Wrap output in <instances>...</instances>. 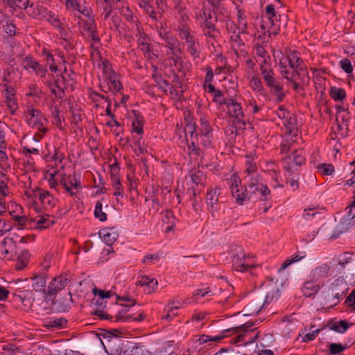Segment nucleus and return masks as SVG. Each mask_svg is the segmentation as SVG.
Instances as JSON below:
<instances>
[{
  "mask_svg": "<svg viewBox=\"0 0 355 355\" xmlns=\"http://www.w3.org/2000/svg\"><path fill=\"white\" fill-rule=\"evenodd\" d=\"M175 218L173 213L171 210H166L163 221L169 225L167 227L168 231L171 230L175 226Z\"/></svg>",
  "mask_w": 355,
  "mask_h": 355,
  "instance_id": "nucleus-63",
  "label": "nucleus"
},
{
  "mask_svg": "<svg viewBox=\"0 0 355 355\" xmlns=\"http://www.w3.org/2000/svg\"><path fill=\"white\" fill-rule=\"evenodd\" d=\"M257 157L255 154L250 153L245 156V169L244 173L245 174V178L249 177L250 175H259L257 173V165L255 162Z\"/></svg>",
  "mask_w": 355,
  "mask_h": 355,
  "instance_id": "nucleus-30",
  "label": "nucleus"
},
{
  "mask_svg": "<svg viewBox=\"0 0 355 355\" xmlns=\"http://www.w3.org/2000/svg\"><path fill=\"white\" fill-rule=\"evenodd\" d=\"M329 271L330 267L327 264H323L312 270L310 275V278L317 282H320V280L328 276Z\"/></svg>",
  "mask_w": 355,
  "mask_h": 355,
  "instance_id": "nucleus-37",
  "label": "nucleus"
},
{
  "mask_svg": "<svg viewBox=\"0 0 355 355\" xmlns=\"http://www.w3.org/2000/svg\"><path fill=\"white\" fill-rule=\"evenodd\" d=\"M32 279L33 281V288L34 291L37 292L43 291L44 293V291H46L45 289L46 281L44 275H35Z\"/></svg>",
  "mask_w": 355,
  "mask_h": 355,
  "instance_id": "nucleus-42",
  "label": "nucleus"
},
{
  "mask_svg": "<svg viewBox=\"0 0 355 355\" xmlns=\"http://www.w3.org/2000/svg\"><path fill=\"white\" fill-rule=\"evenodd\" d=\"M220 105H225L228 114L231 118L234 119V123L236 126L241 128L245 126V123L244 121L245 115L242 110L241 106L234 99L228 98L223 99V101H220Z\"/></svg>",
  "mask_w": 355,
  "mask_h": 355,
  "instance_id": "nucleus-12",
  "label": "nucleus"
},
{
  "mask_svg": "<svg viewBox=\"0 0 355 355\" xmlns=\"http://www.w3.org/2000/svg\"><path fill=\"white\" fill-rule=\"evenodd\" d=\"M123 355H150L144 346L136 345L124 352Z\"/></svg>",
  "mask_w": 355,
  "mask_h": 355,
  "instance_id": "nucleus-49",
  "label": "nucleus"
},
{
  "mask_svg": "<svg viewBox=\"0 0 355 355\" xmlns=\"http://www.w3.org/2000/svg\"><path fill=\"white\" fill-rule=\"evenodd\" d=\"M234 252L232 261V266L235 270L243 272L254 267V265L250 262V259L246 257L244 250L241 246L236 247Z\"/></svg>",
  "mask_w": 355,
  "mask_h": 355,
  "instance_id": "nucleus-15",
  "label": "nucleus"
},
{
  "mask_svg": "<svg viewBox=\"0 0 355 355\" xmlns=\"http://www.w3.org/2000/svg\"><path fill=\"white\" fill-rule=\"evenodd\" d=\"M51 112L52 123L58 127H61L62 120L60 116V110L57 105H51L50 106Z\"/></svg>",
  "mask_w": 355,
  "mask_h": 355,
  "instance_id": "nucleus-51",
  "label": "nucleus"
},
{
  "mask_svg": "<svg viewBox=\"0 0 355 355\" xmlns=\"http://www.w3.org/2000/svg\"><path fill=\"white\" fill-rule=\"evenodd\" d=\"M219 195L220 189L218 188L211 189L207 193L206 201L207 205L210 207V211L213 216H214V212L218 210L217 205Z\"/></svg>",
  "mask_w": 355,
  "mask_h": 355,
  "instance_id": "nucleus-28",
  "label": "nucleus"
},
{
  "mask_svg": "<svg viewBox=\"0 0 355 355\" xmlns=\"http://www.w3.org/2000/svg\"><path fill=\"white\" fill-rule=\"evenodd\" d=\"M286 164L284 168L288 172L293 171V164H295L297 166H302L305 163V155L302 150H295L293 155L287 157L284 159Z\"/></svg>",
  "mask_w": 355,
  "mask_h": 355,
  "instance_id": "nucleus-24",
  "label": "nucleus"
},
{
  "mask_svg": "<svg viewBox=\"0 0 355 355\" xmlns=\"http://www.w3.org/2000/svg\"><path fill=\"white\" fill-rule=\"evenodd\" d=\"M43 19H46L55 28H60L61 26V22L58 17L52 11H49L47 8L46 13L43 16Z\"/></svg>",
  "mask_w": 355,
  "mask_h": 355,
  "instance_id": "nucleus-50",
  "label": "nucleus"
},
{
  "mask_svg": "<svg viewBox=\"0 0 355 355\" xmlns=\"http://www.w3.org/2000/svg\"><path fill=\"white\" fill-rule=\"evenodd\" d=\"M0 28L9 37H14L16 35V26L13 23V19L7 14L0 15Z\"/></svg>",
  "mask_w": 355,
  "mask_h": 355,
  "instance_id": "nucleus-26",
  "label": "nucleus"
},
{
  "mask_svg": "<svg viewBox=\"0 0 355 355\" xmlns=\"http://www.w3.org/2000/svg\"><path fill=\"white\" fill-rule=\"evenodd\" d=\"M136 2L139 7L141 8L144 13L148 15L152 20L155 21H161L163 17V9L155 11L149 0H137Z\"/></svg>",
  "mask_w": 355,
  "mask_h": 355,
  "instance_id": "nucleus-23",
  "label": "nucleus"
},
{
  "mask_svg": "<svg viewBox=\"0 0 355 355\" xmlns=\"http://www.w3.org/2000/svg\"><path fill=\"white\" fill-rule=\"evenodd\" d=\"M297 120L292 114L284 119V124L287 129V133L293 137L297 135Z\"/></svg>",
  "mask_w": 355,
  "mask_h": 355,
  "instance_id": "nucleus-38",
  "label": "nucleus"
},
{
  "mask_svg": "<svg viewBox=\"0 0 355 355\" xmlns=\"http://www.w3.org/2000/svg\"><path fill=\"white\" fill-rule=\"evenodd\" d=\"M187 50L189 53L192 56L193 58H198L200 55V51L198 50L199 43L196 41L193 38L186 42Z\"/></svg>",
  "mask_w": 355,
  "mask_h": 355,
  "instance_id": "nucleus-46",
  "label": "nucleus"
},
{
  "mask_svg": "<svg viewBox=\"0 0 355 355\" xmlns=\"http://www.w3.org/2000/svg\"><path fill=\"white\" fill-rule=\"evenodd\" d=\"M262 21L260 28L263 31L259 37L265 40L266 36L270 37L271 35H277L280 30V15L277 14L272 4L267 5L265 12L262 15Z\"/></svg>",
  "mask_w": 355,
  "mask_h": 355,
  "instance_id": "nucleus-1",
  "label": "nucleus"
},
{
  "mask_svg": "<svg viewBox=\"0 0 355 355\" xmlns=\"http://www.w3.org/2000/svg\"><path fill=\"white\" fill-rule=\"evenodd\" d=\"M317 168L318 171L324 175H331L334 172V167L331 164H320Z\"/></svg>",
  "mask_w": 355,
  "mask_h": 355,
  "instance_id": "nucleus-64",
  "label": "nucleus"
},
{
  "mask_svg": "<svg viewBox=\"0 0 355 355\" xmlns=\"http://www.w3.org/2000/svg\"><path fill=\"white\" fill-rule=\"evenodd\" d=\"M260 71L270 92L276 96V101L277 103L282 102L286 96L283 86L275 78L273 69L266 60H263L260 65Z\"/></svg>",
  "mask_w": 355,
  "mask_h": 355,
  "instance_id": "nucleus-2",
  "label": "nucleus"
},
{
  "mask_svg": "<svg viewBox=\"0 0 355 355\" xmlns=\"http://www.w3.org/2000/svg\"><path fill=\"white\" fill-rule=\"evenodd\" d=\"M28 256V252L24 251L21 252V254L18 257L17 262L15 266L17 270H23L27 266Z\"/></svg>",
  "mask_w": 355,
  "mask_h": 355,
  "instance_id": "nucleus-56",
  "label": "nucleus"
},
{
  "mask_svg": "<svg viewBox=\"0 0 355 355\" xmlns=\"http://www.w3.org/2000/svg\"><path fill=\"white\" fill-rule=\"evenodd\" d=\"M142 137H139L137 139L135 140L132 144H130V147L132 148V150L137 155L143 154L146 152V149L141 144Z\"/></svg>",
  "mask_w": 355,
  "mask_h": 355,
  "instance_id": "nucleus-60",
  "label": "nucleus"
},
{
  "mask_svg": "<svg viewBox=\"0 0 355 355\" xmlns=\"http://www.w3.org/2000/svg\"><path fill=\"white\" fill-rule=\"evenodd\" d=\"M203 15L205 17V21L202 27H207V24L210 23L215 24L217 21V16L215 12L209 9H204Z\"/></svg>",
  "mask_w": 355,
  "mask_h": 355,
  "instance_id": "nucleus-52",
  "label": "nucleus"
},
{
  "mask_svg": "<svg viewBox=\"0 0 355 355\" xmlns=\"http://www.w3.org/2000/svg\"><path fill=\"white\" fill-rule=\"evenodd\" d=\"M24 11L30 17L41 20L43 19V16L46 13V8L39 3H31L28 0V5L26 6Z\"/></svg>",
  "mask_w": 355,
  "mask_h": 355,
  "instance_id": "nucleus-25",
  "label": "nucleus"
},
{
  "mask_svg": "<svg viewBox=\"0 0 355 355\" xmlns=\"http://www.w3.org/2000/svg\"><path fill=\"white\" fill-rule=\"evenodd\" d=\"M67 320L64 318H49L43 320V327L46 329H62L67 325Z\"/></svg>",
  "mask_w": 355,
  "mask_h": 355,
  "instance_id": "nucleus-32",
  "label": "nucleus"
},
{
  "mask_svg": "<svg viewBox=\"0 0 355 355\" xmlns=\"http://www.w3.org/2000/svg\"><path fill=\"white\" fill-rule=\"evenodd\" d=\"M348 346L349 345L347 344L342 345L340 343H331L329 345V353L332 355L338 354L347 349Z\"/></svg>",
  "mask_w": 355,
  "mask_h": 355,
  "instance_id": "nucleus-61",
  "label": "nucleus"
},
{
  "mask_svg": "<svg viewBox=\"0 0 355 355\" xmlns=\"http://www.w3.org/2000/svg\"><path fill=\"white\" fill-rule=\"evenodd\" d=\"M137 44L138 49L142 52L144 56L150 60H155L157 55L154 53L153 46L150 42V38L144 32L140 24H137Z\"/></svg>",
  "mask_w": 355,
  "mask_h": 355,
  "instance_id": "nucleus-10",
  "label": "nucleus"
},
{
  "mask_svg": "<svg viewBox=\"0 0 355 355\" xmlns=\"http://www.w3.org/2000/svg\"><path fill=\"white\" fill-rule=\"evenodd\" d=\"M102 208V203L100 201H98L95 205L94 214L96 218L99 219V220L105 221L107 220V214L103 211Z\"/></svg>",
  "mask_w": 355,
  "mask_h": 355,
  "instance_id": "nucleus-62",
  "label": "nucleus"
},
{
  "mask_svg": "<svg viewBox=\"0 0 355 355\" xmlns=\"http://www.w3.org/2000/svg\"><path fill=\"white\" fill-rule=\"evenodd\" d=\"M184 132L188 144L189 155L195 159L202 157L203 151L198 146V135L196 132V124L188 123L184 128Z\"/></svg>",
  "mask_w": 355,
  "mask_h": 355,
  "instance_id": "nucleus-7",
  "label": "nucleus"
},
{
  "mask_svg": "<svg viewBox=\"0 0 355 355\" xmlns=\"http://www.w3.org/2000/svg\"><path fill=\"white\" fill-rule=\"evenodd\" d=\"M26 121L30 127L39 131L33 137V139L38 142L48 131L47 119L40 110L28 109L26 112Z\"/></svg>",
  "mask_w": 355,
  "mask_h": 355,
  "instance_id": "nucleus-5",
  "label": "nucleus"
},
{
  "mask_svg": "<svg viewBox=\"0 0 355 355\" xmlns=\"http://www.w3.org/2000/svg\"><path fill=\"white\" fill-rule=\"evenodd\" d=\"M322 285L323 284L321 285L320 282H317L310 278V280L304 283V285L302 288V291L304 296L311 297L318 293Z\"/></svg>",
  "mask_w": 355,
  "mask_h": 355,
  "instance_id": "nucleus-29",
  "label": "nucleus"
},
{
  "mask_svg": "<svg viewBox=\"0 0 355 355\" xmlns=\"http://www.w3.org/2000/svg\"><path fill=\"white\" fill-rule=\"evenodd\" d=\"M92 292L94 295L93 300H96V304L100 306L99 308H105V304L107 302H104V300L110 299L112 297H115L116 298L115 304L123 307L130 308L136 304L135 300L133 297L128 295H124L123 297L119 296L113 290L104 291L98 289L96 286H94L92 288Z\"/></svg>",
  "mask_w": 355,
  "mask_h": 355,
  "instance_id": "nucleus-3",
  "label": "nucleus"
},
{
  "mask_svg": "<svg viewBox=\"0 0 355 355\" xmlns=\"http://www.w3.org/2000/svg\"><path fill=\"white\" fill-rule=\"evenodd\" d=\"M60 184L65 191L72 197L77 196V193L82 189L80 175L76 172L72 175H63L60 181Z\"/></svg>",
  "mask_w": 355,
  "mask_h": 355,
  "instance_id": "nucleus-14",
  "label": "nucleus"
},
{
  "mask_svg": "<svg viewBox=\"0 0 355 355\" xmlns=\"http://www.w3.org/2000/svg\"><path fill=\"white\" fill-rule=\"evenodd\" d=\"M329 95L332 99L336 101H343L346 98V92L344 89L331 87L329 91Z\"/></svg>",
  "mask_w": 355,
  "mask_h": 355,
  "instance_id": "nucleus-47",
  "label": "nucleus"
},
{
  "mask_svg": "<svg viewBox=\"0 0 355 355\" xmlns=\"http://www.w3.org/2000/svg\"><path fill=\"white\" fill-rule=\"evenodd\" d=\"M190 31V28L186 22L181 24L178 28L179 37L180 39L184 40L185 42L194 38L193 36L191 35Z\"/></svg>",
  "mask_w": 355,
  "mask_h": 355,
  "instance_id": "nucleus-44",
  "label": "nucleus"
},
{
  "mask_svg": "<svg viewBox=\"0 0 355 355\" xmlns=\"http://www.w3.org/2000/svg\"><path fill=\"white\" fill-rule=\"evenodd\" d=\"M36 196H37V194H36ZM38 199L46 209L54 207L57 202V200L46 191H40Z\"/></svg>",
  "mask_w": 355,
  "mask_h": 355,
  "instance_id": "nucleus-36",
  "label": "nucleus"
},
{
  "mask_svg": "<svg viewBox=\"0 0 355 355\" xmlns=\"http://www.w3.org/2000/svg\"><path fill=\"white\" fill-rule=\"evenodd\" d=\"M184 303L186 302L182 301L178 297H175L168 302L166 306L167 311H173L179 309H184V306L183 305Z\"/></svg>",
  "mask_w": 355,
  "mask_h": 355,
  "instance_id": "nucleus-57",
  "label": "nucleus"
},
{
  "mask_svg": "<svg viewBox=\"0 0 355 355\" xmlns=\"http://www.w3.org/2000/svg\"><path fill=\"white\" fill-rule=\"evenodd\" d=\"M250 328L243 327L236 333L230 332L232 334H238L237 336L231 339L230 343L237 346L247 345L252 343L258 338L259 333L257 332L254 336H252L251 334L254 331V329L250 330Z\"/></svg>",
  "mask_w": 355,
  "mask_h": 355,
  "instance_id": "nucleus-18",
  "label": "nucleus"
},
{
  "mask_svg": "<svg viewBox=\"0 0 355 355\" xmlns=\"http://www.w3.org/2000/svg\"><path fill=\"white\" fill-rule=\"evenodd\" d=\"M202 32L207 37L208 42L214 46V42H216L220 37V33L218 29L216 28L215 24L208 23L207 27H202Z\"/></svg>",
  "mask_w": 355,
  "mask_h": 355,
  "instance_id": "nucleus-27",
  "label": "nucleus"
},
{
  "mask_svg": "<svg viewBox=\"0 0 355 355\" xmlns=\"http://www.w3.org/2000/svg\"><path fill=\"white\" fill-rule=\"evenodd\" d=\"M158 34L164 42L163 45L168 49L166 54L168 56V59L173 62L174 65H176L181 59L182 50L180 42L174 35L163 27L158 31Z\"/></svg>",
  "mask_w": 355,
  "mask_h": 355,
  "instance_id": "nucleus-4",
  "label": "nucleus"
},
{
  "mask_svg": "<svg viewBox=\"0 0 355 355\" xmlns=\"http://www.w3.org/2000/svg\"><path fill=\"white\" fill-rule=\"evenodd\" d=\"M121 20L116 13H114L110 17L105 21L103 24L106 28L116 31L119 30Z\"/></svg>",
  "mask_w": 355,
  "mask_h": 355,
  "instance_id": "nucleus-43",
  "label": "nucleus"
},
{
  "mask_svg": "<svg viewBox=\"0 0 355 355\" xmlns=\"http://www.w3.org/2000/svg\"><path fill=\"white\" fill-rule=\"evenodd\" d=\"M78 19L81 34L90 38L94 42H99L101 39L97 34V28L94 17L83 19L78 17Z\"/></svg>",
  "mask_w": 355,
  "mask_h": 355,
  "instance_id": "nucleus-17",
  "label": "nucleus"
},
{
  "mask_svg": "<svg viewBox=\"0 0 355 355\" xmlns=\"http://www.w3.org/2000/svg\"><path fill=\"white\" fill-rule=\"evenodd\" d=\"M24 68L27 71L31 70L40 76L42 81L46 78L48 69L46 66L40 64L35 59L31 56H26L22 61Z\"/></svg>",
  "mask_w": 355,
  "mask_h": 355,
  "instance_id": "nucleus-19",
  "label": "nucleus"
},
{
  "mask_svg": "<svg viewBox=\"0 0 355 355\" xmlns=\"http://www.w3.org/2000/svg\"><path fill=\"white\" fill-rule=\"evenodd\" d=\"M55 221L53 220H51L49 216H41L39 219L37 220V228L40 230H44L54 224Z\"/></svg>",
  "mask_w": 355,
  "mask_h": 355,
  "instance_id": "nucleus-53",
  "label": "nucleus"
},
{
  "mask_svg": "<svg viewBox=\"0 0 355 355\" xmlns=\"http://www.w3.org/2000/svg\"><path fill=\"white\" fill-rule=\"evenodd\" d=\"M152 67L153 69L154 73L152 75V77L154 80V81L156 83V86L159 87V89L164 92H167L166 87L168 86V82L166 80H164L162 78V76L160 73H158L157 71V67L155 65H152Z\"/></svg>",
  "mask_w": 355,
  "mask_h": 355,
  "instance_id": "nucleus-39",
  "label": "nucleus"
},
{
  "mask_svg": "<svg viewBox=\"0 0 355 355\" xmlns=\"http://www.w3.org/2000/svg\"><path fill=\"white\" fill-rule=\"evenodd\" d=\"M67 72L66 68L62 74L55 78V85L58 86V92L56 94V98L62 99L65 96V89H67V85H72L73 84V80L71 76V74H68L67 76L64 74Z\"/></svg>",
  "mask_w": 355,
  "mask_h": 355,
  "instance_id": "nucleus-22",
  "label": "nucleus"
},
{
  "mask_svg": "<svg viewBox=\"0 0 355 355\" xmlns=\"http://www.w3.org/2000/svg\"><path fill=\"white\" fill-rule=\"evenodd\" d=\"M333 282L335 284V293L339 292L340 294L344 291L345 295L349 289L347 282L343 278H338Z\"/></svg>",
  "mask_w": 355,
  "mask_h": 355,
  "instance_id": "nucleus-58",
  "label": "nucleus"
},
{
  "mask_svg": "<svg viewBox=\"0 0 355 355\" xmlns=\"http://www.w3.org/2000/svg\"><path fill=\"white\" fill-rule=\"evenodd\" d=\"M354 324L353 322L345 320H340L339 321L334 322L331 324L330 329L334 330L336 332L340 333V334H344L345 333L350 327H352Z\"/></svg>",
  "mask_w": 355,
  "mask_h": 355,
  "instance_id": "nucleus-40",
  "label": "nucleus"
},
{
  "mask_svg": "<svg viewBox=\"0 0 355 355\" xmlns=\"http://www.w3.org/2000/svg\"><path fill=\"white\" fill-rule=\"evenodd\" d=\"M226 26L227 31L230 35L232 42H233L237 46L244 45L240 36L241 33H242L236 28V24L232 21H230L227 23Z\"/></svg>",
  "mask_w": 355,
  "mask_h": 355,
  "instance_id": "nucleus-33",
  "label": "nucleus"
},
{
  "mask_svg": "<svg viewBox=\"0 0 355 355\" xmlns=\"http://www.w3.org/2000/svg\"><path fill=\"white\" fill-rule=\"evenodd\" d=\"M114 13L110 3V0H105L104 5L103 6V12L101 14V21L103 23L109 17H110Z\"/></svg>",
  "mask_w": 355,
  "mask_h": 355,
  "instance_id": "nucleus-54",
  "label": "nucleus"
},
{
  "mask_svg": "<svg viewBox=\"0 0 355 355\" xmlns=\"http://www.w3.org/2000/svg\"><path fill=\"white\" fill-rule=\"evenodd\" d=\"M136 285L145 287L144 291L150 294L153 293L157 286V281L156 279L150 278L148 276H142L137 280Z\"/></svg>",
  "mask_w": 355,
  "mask_h": 355,
  "instance_id": "nucleus-31",
  "label": "nucleus"
},
{
  "mask_svg": "<svg viewBox=\"0 0 355 355\" xmlns=\"http://www.w3.org/2000/svg\"><path fill=\"white\" fill-rule=\"evenodd\" d=\"M335 284L332 282L329 286L325 298L323 302V308L326 309H332L338 304L340 300L344 296V291L340 294L339 292L335 293Z\"/></svg>",
  "mask_w": 355,
  "mask_h": 355,
  "instance_id": "nucleus-21",
  "label": "nucleus"
},
{
  "mask_svg": "<svg viewBox=\"0 0 355 355\" xmlns=\"http://www.w3.org/2000/svg\"><path fill=\"white\" fill-rule=\"evenodd\" d=\"M67 284L68 279L65 276L59 275L55 277L49 283L46 291H44V293L46 296L54 297L64 289Z\"/></svg>",
  "mask_w": 355,
  "mask_h": 355,
  "instance_id": "nucleus-20",
  "label": "nucleus"
},
{
  "mask_svg": "<svg viewBox=\"0 0 355 355\" xmlns=\"http://www.w3.org/2000/svg\"><path fill=\"white\" fill-rule=\"evenodd\" d=\"M279 293L277 290L272 291L268 293L266 296L262 295V304H264L263 309H268V305L272 302H275L279 297Z\"/></svg>",
  "mask_w": 355,
  "mask_h": 355,
  "instance_id": "nucleus-45",
  "label": "nucleus"
},
{
  "mask_svg": "<svg viewBox=\"0 0 355 355\" xmlns=\"http://www.w3.org/2000/svg\"><path fill=\"white\" fill-rule=\"evenodd\" d=\"M250 86L253 90L260 92L261 94L265 90L261 79L256 76H252L250 79Z\"/></svg>",
  "mask_w": 355,
  "mask_h": 355,
  "instance_id": "nucleus-55",
  "label": "nucleus"
},
{
  "mask_svg": "<svg viewBox=\"0 0 355 355\" xmlns=\"http://www.w3.org/2000/svg\"><path fill=\"white\" fill-rule=\"evenodd\" d=\"M98 315L101 320H108L114 322H131L143 321L146 315L144 312H135L128 314V312H118L114 316L107 313V312H92Z\"/></svg>",
  "mask_w": 355,
  "mask_h": 355,
  "instance_id": "nucleus-9",
  "label": "nucleus"
},
{
  "mask_svg": "<svg viewBox=\"0 0 355 355\" xmlns=\"http://www.w3.org/2000/svg\"><path fill=\"white\" fill-rule=\"evenodd\" d=\"M241 312H237L233 315H231V317L237 318V320L234 324V326L223 330L219 336H210V341L214 342H218L221 340L225 337H227V334L229 332H233L236 333L241 330L243 327H252L254 325L258 324L260 322H262L261 320H249L245 322L243 320H242L243 318L248 316V314H243L242 315H240Z\"/></svg>",
  "mask_w": 355,
  "mask_h": 355,
  "instance_id": "nucleus-11",
  "label": "nucleus"
},
{
  "mask_svg": "<svg viewBox=\"0 0 355 355\" xmlns=\"http://www.w3.org/2000/svg\"><path fill=\"white\" fill-rule=\"evenodd\" d=\"M227 182L232 195L235 198L236 203L240 205H243L244 201L249 197L247 189H243L241 186V180L239 176L236 173L232 175L227 180Z\"/></svg>",
  "mask_w": 355,
  "mask_h": 355,
  "instance_id": "nucleus-13",
  "label": "nucleus"
},
{
  "mask_svg": "<svg viewBox=\"0 0 355 355\" xmlns=\"http://www.w3.org/2000/svg\"><path fill=\"white\" fill-rule=\"evenodd\" d=\"M12 243V239L9 237H6L1 242V254L4 256L5 258L10 259L12 255L10 254V252L8 248H6V245Z\"/></svg>",
  "mask_w": 355,
  "mask_h": 355,
  "instance_id": "nucleus-59",
  "label": "nucleus"
},
{
  "mask_svg": "<svg viewBox=\"0 0 355 355\" xmlns=\"http://www.w3.org/2000/svg\"><path fill=\"white\" fill-rule=\"evenodd\" d=\"M286 60L293 72L296 73L302 83H308L309 81V73L303 64V61L297 51H290L287 54Z\"/></svg>",
  "mask_w": 355,
  "mask_h": 355,
  "instance_id": "nucleus-8",
  "label": "nucleus"
},
{
  "mask_svg": "<svg viewBox=\"0 0 355 355\" xmlns=\"http://www.w3.org/2000/svg\"><path fill=\"white\" fill-rule=\"evenodd\" d=\"M6 98V103L8 109L10 110L11 114H14L15 110L18 108L17 101L15 98L14 89L11 87H7L3 92Z\"/></svg>",
  "mask_w": 355,
  "mask_h": 355,
  "instance_id": "nucleus-35",
  "label": "nucleus"
},
{
  "mask_svg": "<svg viewBox=\"0 0 355 355\" xmlns=\"http://www.w3.org/2000/svg\"><path fill=\"white\" fill-rule=\"evenodd\" d=\"M99 235L108 245H111L115 242L119 236L117 232L114 227L103 228L100 230Z\"/></svg>",
  "mask_w": 355,
  "mask_h": 355,
  "instance_id": "nucleus-34",
  "label": "nucleus"
},
{
  "mask_svg": "<svg viewBox=\"0 0 355 355\" xmlns=\"http://www.w3.org/2000/svg\"><path fill=\"white\" fill-rule=\"evenodd\" d=\"M99 85L101 92L104 93L109 92L120 93L123 88L119 80V76L116 72L108 76L103 77L102 80H100Z\"/></svg>",
  "mask_w": 355,
  "mask_h": 355,
  "instance_id": "nucleus-16",
  "label": "nucleus"
},
{
  "mask_svg": "<svg viewBox=\"0 0 355 355\" xmlns=\"http://www.w3.org/2000/svg\"><path fill=\"white\" fill-rule=\"evenodd\" d=\"M28 0H6V6L10 8V12L24 10L28 5Z\"/></svg>",
  "mask_w": 355,
  "mask_h": 355,
  "instance_id": "nucleus-41",
  "label": "nucleus"
},
{
  "mask_svg": "<svg viewBox=\"0 0 355 355\" xmlns=\"http://www.w3.org/2000/svg\"><path fill=\"white\" fill-rule=\"evenodd\" d=\"M246 181L245 188L248 189L249 193H259L261 195V200H268L270 196V191L268 186L263 182L262 176L259 175H250L248 178H244ZM250 198V196H248Z\"/></svg>",
  "mask_w": 355,
  "mask_h": 355,
  "instance_id": "nucleus-6",
  "label": "nucleus"
},
{
  "mask_svg": "<svg viewBox=\"0 0 355 355\" xmlns=\"http://www.w3.org/2000/svg\"><path fill=\"white\" fill-rule=\"evenodd\" d=\"M263 307H264V304H262V295H261L253 297L248 305V309L253 311H261L263 309Z\"/></svg>",
  "mask_w": 355,
  "mask_h": 355,
  "instance_id": "nucleus-48",
  "label": "nucleus"
}]
</instances>
